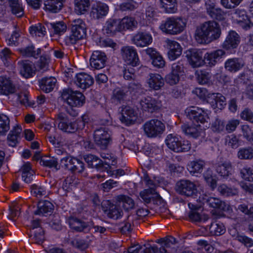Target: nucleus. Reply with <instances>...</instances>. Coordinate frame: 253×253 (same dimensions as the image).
<instances>
[{
  "label": "nucleus",
  "mask_w": 253,
  "mask_h": 253,
  "mask_svg": "<svg viewBox=\"0 0 253 253\" xmlns=\"http://www.w3.org/2000/svg\"><path fill=\"white\" fill-rule=\"evenodd\" d=\"M221 34L218 23L211 20L203 23L196 28L194 37L199 43L207 44L218 39Z\"/></svg>",
  "instance_id": "nucleus-1"
},
{
  "label": "nucleus",
  "mask_w": 253,
  "mask_h": 253,
  "mask_svg": "<svg viewBox=\"0 0 253 253\" xmlns=\"http://www.w3.org/2000/svg\"><path fill=\"white\" fill-rule=\"evenodd\" d=\"M88 119L86 115H83L81 120L74 121L69 117L67 114L60 112L57 115L56 121L58 127L61 130L67 133H74L84 128Z\"/></svg>",
  "instance_id": "nucleus-2"
},
{
  "label": "nucleus",
  "mask_w": 253,
  "mask_h": 253,
  "mask_svg": "<svg viewBox=\"0 0 253 253\" xmlns=\"http://www.w3.org/2000/svg\"><path fill=\"white\" fill-rule=\"evenodd\" d=\"M186 20L179 16H170L163 20L159 26V30L164 34L177 35L186 28Z\"/></svg>",
  "instance_id": "nucleus-3"
},
{
  "label": "nucleus",
  "mask_w": 253,
  "mask_h": 253,
  "mask_svg": "<svg viewBox=\"0 0 253 253\" xmlns=\"http://www.w3.org/2000/svg\"><path fill=\"white\" fill-rule=\"evenodd\" d=\"M165 143L170 150L176 153L187 152L191 149L190 142L182 139L176 134H168L165 139Z\"/></svg>",
  "instance_id": "nucleus-4"
},
{
  "label": "nucleus",
  "mask_w": 253,
  "mask_h": 253,
  "mask_svg": "<svg viewBox=\"0 0 253 253\" xmlns=\"http://www.w3.org/2000/svg\"><path fill=\"white\" fill-rule=\"evenodd\" d=\"M86 26L85 22L81 19H75L73 21L71 27V34L65 38L68 44H73L86 36Z\"/></svg>",
  "instance_id": "nucleus-5"
},
{
  "label": "nucleus",
  "mask_w": 253,
  "mask_h": 253,
  "mask_svg": "<svg viewBox=\"0 0 253 253\" xmlns=\"http://www.w3.org/2000/svg\"><path fill=\"white\" fill-rule=\"evenodd\" d=\"M211 112L197 106H191L185 110V114L193 123L204 124L210 120Z\"/></svg>",
  "instance_id": "nucleus-6"
},
{
  "label": "nucleus",
  "mask_w": 253,
  "mask_h": 253,
  "mask_svg": "<svg viewBox=\"0 0 253 253\" xmlns=\"http://www.w3.org/2000/svg\"><path fill=\"white\" fill-rule=\"evenodd\" d=\"M198 187V184L194 182L189 180H181L177 182L175 189L182 195L196 198L200 194Z\"/></svg>",
  "instance_id": "nucleus-7"
},
{
  "label": "nucleus",
  "mask_w": 253,
  "mask_h": 253,
  "mask_svg": "<svg viewBox=\"0 0 253 253\" xmlns=\"http://www.w3.org/2000/svg\"><path fill=\"white\" fill-rule=\"evenodd\" d=\"M145 134L151 138L161 135L165 130V125L158 119H151L147 121L143 126Z\"/></svg>",
  "instance_id": "nucleus-8"
},
{
  "label": "nucleus",
  "mask_w": 253,
  "mask_h": 253,
  "mask_svg": "<svg viewBox=\"0 0 253 253\" xmlns=\"http://www.w3.org/2000/svg\"><path fill=\"white\" fill-rule=\"evenodd\" d=\"M204 52L202 49L190 48L185 52L188 64L193 68H198L205 65Z\"/></svg>",
  "instance_id": "nucleus-9"
},
{
  "label": "nucleus",
  "mask_w": 253,
  "mask_h": 253,
  "mask_svg": "<svg viewBox=\"0 0 253 253\" xmlns=\"http://www.w3.org/2000/svg\"><path fill=\"white\" fill-rule=\"evenodd\" d=\"M61 97L71 107H80L84 102V97L81 92L73 91L70 89H64Z\"/></svg>",
  "instance_id": "nucleus-10"
},
{
  "label": "nucleus",
  "mask_w": 253,
  "mask_h": 253,
  "mask_svg": "<svg viewBox=\"0 0 253 253\" xmlns=\"http://www.w3.org/2000/svg\"><path fill=\"white\" fill-rule=\"evenodd\" d=\"M197 201L203 204L207 203L211 208L218 209L223 211H229L231 209L228 205L222 202L220 199L215 197H210L206 194H200L199 198L197 199Z\"/></svg>",
  "instance_id": "nucleus-11"
},
{
  "label": "nucleus",
  "mask_w": 253,
  "mask_h": 253,
  "mask_svg": "<svg viewBox=\"0 0 253 253\" xmlns=\"http://www.w3.org/2000/svg\"><path fill=\"white\" fill-rule=\"evenodd\" d=\"M184 73L183 64L179 62L174 63L171 65V71L165 77V81L170 85H174L179 81L180 77Z\"/></svg>",
  "instance_id": "nucleus-12"
},
{
  "label": "nucleus",
  "mask_w": 253,
  "mask_h": 253,
  "mask_svg": "<svg viewBox=\"0 0 253 253\" xmlns=\"http://www.w3.org/2000/svg\"><path fill=\"white\" fill-rule=\"evenodd\" d=\"M122 57L125 62L133 67L139 64V59L136 49L131 46H124L121 49Z\"/></svg>",
  "instance_id": "nucleus-13"
},
{
  "label": "nucleus",
  "mask_w": 253,
  "mask_h": 253,
  "mask_svg": "<svg viewBox=\"0 0 253 253\" xmlns=\"http://www.w3.org/2000/svg\"><path fill=\"white\" fill-rule=\"evenodd\" d=\"M226 56V52L222 49H217L207 52L204 54L205 64L209 67H213L216 64L221 61Z\"/></svg>",
  "instance_id": "nucleus-14"
},
{
  "label": "nucleus",
  "mask_w": 253,
  "mask_h": 253,
  "mask_svg": "<svg viewBox=\"0 0 253 253\" xmlns=\"http://www.w3.org/2000/svg\"><path fill=\"white\" fill-rule=\"evenodd\" d=\"M131 41L136 46L144 47L149 46L152 43L153 37L148 32L139 31L134 35Z\"/></svg>",
  "instance_id": "nucleus-15"
},
{
  "label": "nucleus",
  "mask_w": 253,
  "mask_h": 253,
  "mask_svg": "<svg viewBox=\"0 0 253 253\" xmlns=\"http://www.w3.org/2000/svg\"><path fill=\"white\" fill-rule=\"evenodd\" d=\"M138 119L137 112L130 106H123L121 109V122L126 125L134 124Z\"/></svg>",
  "instance_id": "nucleus-16"
},
{
  "label": "nucleus",
  "mask_w": 253,
  "mask_h": 253,
  "mask_svg": "<svg viewBox=\"0 0 253 253\" xmlns=\"http://www.w3.org/2000/svg\"><path fill=\"white\" fill-rule=\"evenodd\" d=\"M166 47L168 49V57L171 60L173 61L179 57L182 54V48L177 42L167 39L166 40Z\"/></svg>",
  "instance_id": "nucleus-17"
},
{
  "label": "nucleus",
  "mask_w": 253,
  "mask_h": 253,
  "mask_svg": "<svg viewBox=\"0 0 253 253\" xmlns=\"http://www.w3.org/2000/svg\"><path fill=\"white\" fill-rule=\"evenodd\" d=\"M232 18L235 22L239 24L245 30L249 29L253 26V23L251 21L244 9H236L234 12Z\"/></svg>",
  "instance_id": "nucleus-18"
},
{
  "label": "nucleus",
  "mask_w": 253,
  "mask_h": 253,
  "mask_svg": "<svg viewBox=\"0 0 253 253\" xmlns=\"http://www.w3.org/2000/svg\"><path fill=\"white\" fill-rule=\"evenodd\" d=\"M109 7L106 3L98 1L94 4L90 12V17L93 19H100L104 18L108 14Z\"/></svg>",
  "instance_id": "nucleus-19"
},
{
  "label": "nucleus",
  "mask_w": 253,
  "mask_h": 253,
  "mask_svg": "<svg viewBox=\"0 0 253 253\" xmlns=\"http://www.w3.org/2000/svg\"><path fill=\"white\" fill-rule=\"evenodd\" d=\"M240 42V37L235 31H229L225 41L222 44V47L227 51L236 49Z\"/></svg>",
  "instance_id": "nucleus-20"
},
{
  "label": "nucleus",
  "mask_w": 253,
  "mask_h": 253,
  "mask_svg": "<svg viewBox=\"0 0 253 253\" xmlns=\"http://www.w3.org/2000/svg\"><path fill=\"white\" fill-rule=\"evenodd\" d=\"M94 139L97 145L105 148L111 140L110 133L105 127L96 129L94 132Z\"/></svg>",
  "instance_id": "nucleus-21"
},
{
  "label": "nucleus",
  "mask_w": 253,
  "mask_h": 253,
  "mask_svg": "<svg viewBox=\"0 0 253 253\" xmlns=\"http://www.w3.org/2000/svg\"><path fill=\"white\" fill-rule=\"evenodd\" d=\"M140 105L143 110L150 112L159 110L162 105L161 100L150 96L142 98L140 100Z\"/></svg>",
  "instance_id": "nucleus-22"
},
{
  "label": "nucleus",
  "mask_w": 253,
  "mask_h": 253,
  "mask_svg": "<svg viewBox=\"0 0 253 253\" xmlns=\"http://www.w3.org/2000/svg\"><path fill=\"white\" fill-rule=\"evenodd\" d=\"M182 132L186 135L197 138L201 136L204 133L205 129L201 124H194L193 123L191 125L183 124L181 126Z\"/></svg>",
  "instance_id": "nucleus-23"
},
{
  "label": "nucleus",
  "mask_w": 253,
  "mask_h": 253,
  "mask_svg": "<svg viewBox=\"0 0 253 253\" xmlns=\"http://www.w3.org/2000/svg\"><path fill=\"white\" fill-rule=\"evenodd\" d=\"M208 102L215 112L222 110L226 105L225 97L219 93H211L208 98Z\"/></svg>",
  "instance_id": "nucleus-24"
},
{
  "label": "nucleus",
  "mask_w": 253,
  "mask_h": 253,
  "mask_svg": "<svg viewBox=\"0 0 253 253\" xmlns=\"http://www.w3.org/2000/svg\"><path fill=\"white\" fill-rule=\"evenodd\" d=\"M243 59L238 57H233L227 59L224 62V68L226 71L231 73H235L245 66Z\"/></svg>",
  "instance_id": "nucleus-25"
},
{
  "label": "nucleus",
  "mask_w": 253,
  "mask_h": 253,
  "mask_svg": "<svg viewBox=\"0 0 253 253\" xmlns=\"http://www.w3.org/2000/svg\"><path fill=\"white\" fill-rule=\"evenodd\" d=\"M20 75L25 78L33 77L36 73V67L32 62L25 60L19 61L18 63Z\"/></svg>",
  "instance_id": "nucleus-26"
},
{
  "label": "nucleus",
  "mask_w": 253,
  "mask_h": 253,
  "mask_svg": "<svg viewBox=\"0 0 253 253\" xmlns=\"http://www.w3.org/2000/svg\"><path fill=\"white\" fill-rule=\"evenodd\" d=\"M107 57L105 54L101 51H94L90 59L91 67L95 69H101L105 66Z\"/></svg>",
  "instance_id": "nucleus-27"
},
{
  "label": "nucleus",
  "mask_w": 253,
  "mask_h": 253,
  "mask_svg": "<svg viewBox=\"0 0 253 253\" xmlns=\"http://www.w3.org/2000/svg\"><path fill=\"white\" fill-rule=\"evenodd\" d=\"M144 51L152 60V63L154 66L158 68H162L165 66V61L160 53L153 47H148Z\"/></svg>",
  "instance_id": "nucleus-28"
},
{
  "label": "nucleus",
  "mask_w": 253,
  "mask_h": 253,
  "mask_svg": "<svg viewBox=\"0 0 253 253\" xmlns=\"http://www.w3.org/2000/svg\"><path fill=\"white\" fill-rule=\"evenodd\" d=\"M75 83L79 87L86 89L93 84L94 80L91 76L86 73H80L76 75Z\"/></svg>",
  "instance_id": "nucleus-29"
},
{
  "label": "nucleus",
  "mask_w": 253,
  "mask_h": 253,
  "mask_svg": "<svg viewBox=\"0 0 253 253\" xmlns=\"http://www.w3.org/2000/svg\"><path fill=\"white\" fill-rule=\"evenodd\" d=\"M147 84L151 89L158 90L164 85V80L160 74L151 73L148 75Z\"/></svg>",
  "instance_id": "nucleus-30"
},
{
  "label": "nucleus",
  "mask_w": 253,
  "mask_h": 253,
  "mask_svg": "<svg viewBox=\"0 0 253 253\" xmlns=\"http://www.w3.org/2000/svg\"><path fill=\"white\" fill-rule=\"evenodd\" d=\"M120 32L126 30H133L136 28L137 22L134 17L125 16L121 19H118Z\"/></svg>",
  "instance_id": "nucleus-31"
},
{
  "label": "nucleus",
  "mask_w": 253,
  "mask_h": 253,
  "mask_svg": "<svg viewBox=\"0 0 253 253\" xmlns=\"http://www.w3.org/2000/svg\"><path fill=\"white\" fill-rule=\"evenodd\" d=\"M102 207L104 211L110 217L118 218L121 213V210L117 205H114L110 201H104L102 203Z\"/></svg>",
  "instance_id": "nucleus-32"
},
{
  "label": "nucleus",
  "mask_w": 253,
  "mask_h": 253,
  "mask_svg": "<svg viewBox=\"0 0 253 253\" xmlns=\"http://www.w3.org/2000/svg\"><path fill=\"white\" fill-rule=\"evenodd\" d=\"M118 19H108L104 24L102 31L108 36L114 35L116 32H120Z\"/></svg>",
  "instance_id": "nucleus-33"
},
{
  "label": "nucleus",
  "mask_w": 253,
  "mask_h": 253,
  "mask_svg": "<svg viewBox=\"0 0 253 253\" xmlns=\"http://www.w3.org/2000/svg\"><path fill=\"white\" fill-rule=\"evenodd\" d=\"M159 7L168 14H173L177 11V0H159Z\"/></svg>",
  "instance_id": "nucleus-34"
},
{
  "label": "nucleus",
  "mask_w": 253,
  "mask_h": 253,
  "mask_svg": "<svg viewBox=\"0 0 253 253\" xmlns=\"http://www.w3.org/2000/svg\"><path fill=\"white\" fill-rule=\"evenodd\" d=\"M21 131L22 127L19 125H16L12 127L7 136V142L9 146L14 147L16 145L20 138Z\"/></svg>",
  "instance_id": "nucleus-35"
},
{
  "label": "nucleus",
  "mask_w": 253,
  "mask_h": 253,
  "mask_svg": "<svg viewBox=\"0 0 253 253\" xmlns=\"http://www.w3.org/2000/svg\"><path fill=\"white\" fill-rule=\"evenodd\" d=\"M207 13L213 19L221 21L226 19V12L221 8L216 6L206 7Z\"/></svg>",
  "instance_id": "nucleus-36"
},
{
  "label": "nucleus",
  "mask_w": 253,
  "mask_h": 253,
  "mask_svg": "<svg viewBox=\"0 0 253 253\" xmlns=\"http://www.w3.org/2000/svg\"><path fill=\"white\" fill-rule=\"evenodd\" d=\"M231 164L228 161H222L217 164L216 166V172L223 178H227L232 172Z\"/></svg>",
  "instance_id": "nucleus-37"
},
{
  "label": "nucleus",
  "mask_w": 253,
  "mask_h": 253,
  "mask_svg": "<svg viewBox=\"0 0 253 253\" xmlns=\"http://www.w3.org/2000/svg\"><path fill=\"white\" fill-rule=\"evenodd\" d=\"M15 88L9 79L0 77V94L8 95L13 94Z\"/></svg>",
  "instance_id": "nucleus-38"
},
{
  "label": "nucleus",
  "mask_w": 253,
  "mask_h": 253,
  "mask_svg": "<svg viewBox=\"0 0 253 253\" xmlns=\"http://www.w3.org/2000/svg\"><path fill=\"white\" fill-rule=\"evenodd\" d=\"M189 208L191 210L189 213V217L190 219L193 221H200L203 219L206 220L208 217L207 216L202 215L199 211H201L200 206H197L193 204H188Z\"/></svg>",
  "instance_id": "nucleus-39"
},
{
  "label": "nucleus",
  "mask_w": 253,
  "mask_h": 253,
  "mask_svg": "<svg viewBox=\"0 0 253 253\" xmlns=\"http://www.w3.org/2000/svg\"><path fill=\"white\" fill-rule=\"evenodd\" d=\"M90 5V0H74V11L78 15L84 14Z\"/></svg>",
  "instance_id": "nucleus-40"
},
{
  "label": "nucleus",
  "mask_w": 253,
  "mask_h": 253,
  "mask_svg": "<svg viewBox=\"0 0 253 253\" xmlns=\"http://www.w3.org/2000/svg\"><path fill=\"white\" fill-rule=\"evenodd\" d=\"M52 204L46 200L41 201L38 204V209L35 211V213L38 215H45L46 213H51L53 210Z\"/></svg>",
  "instance_id": "nucleus-41"
},
{
  "label": "nucleus",
  "mask_w": 253,
  "mask_h": 253,
  "mask_svg": "<svg viewBox=\"0 0 253 253\" xmlns=\"http://www.w3.org/2000/svg\"><path fill=\"white\" fill-rule=\"evenodd\" d=\"M9 6L11 12L18 17L24 15V8L20 0H8Z\"/></svg>",
  "instance_id": "nucleus-42"
},
{
  "label": "nucleus",
  "mask_w": 253,
  "mask_h": 253,
  "mask_svg": "<svg viewBox=\"0 0 253 253\" xmlns=\"http://www.w3.org/2000/svg\"><path fill=\"white\" fill-rule=\"evenodd\" d=\"M62 0H47L44 2V9L52 12H58L62 7Z\"/></svg>",
  "instance_id": "nucleus-43"
},
{
  "label": "nucleus",
  "mask_w": 253,
  "mask_h": 253,
  "mask_svg": "<svg viewBox=\"0 0 253 253\" xmlns=\"http://www.w3.org/2000/svg\"><path fill=\"white\" fill-rule=\"evenodd\" d=\"M116 200L119 206H122L126 211L131 210L134 206L133 200L128 196L123 195H119L117 197Z\"/></svg>",
  "instance_id": "nucleus-44"
},
{
  "label": "nucleus",
  "mask_w": 253,
  "mask_h": 253,
  "mask_svg": "<svg viewBox=\"0 0 253 253\" xmlns=\"http://www.w3.org/2000/svg\"><path fill=\"white\" fill-rule=\"evenodd\" d=\"M56 79L53 77L44 78L40 81V87L45 92L52 91L55 85Z\"/></svg>",
  "instance_id": "nucleus-45"
},
{
  "label": "nucleus",
  "mask_w": 253,
  "mask_h": 253,
  "mask_svg": "<svg viewBox=\"0 0 253 253\" xmlns=\"http://www.w3.org/2000/svg\"><path fill=\"white\" fill-rule=\"evenodd\" d=\"M139 195L144 202L147 204L150 203L154 199L158 198L159 196L155 189L153 188L145 189L140 192Z\"/></svg>",
  "instance_id": "nucleus-46"
},
{
  "label": "nucleus",
  "mask_w": 253,
  "mask_h": 253,
  "mask_svg": "<svg viewBox=\"0 0 253 253\" xmlns=\"http://www.w3.org/2000/svg\"><path fill=\"white\" fill-rule=\"evenodd\" d=\"M205 166V162L201 160L193 161L188 165L187 169L191 174L201 173Z\"/></svg>",
  "instance_id": "nucleus-47"
},
{
  "label": "nucleus",
  "mask_w": 253,
  "mask_h": 253,
  "mask_svg": "<svg viewBox=\"0 0 253 253\" xmlns=\"http://www.w3.org/2000/svg\"><path fill=\"white\" fill-rule=\"evenodd\" d=\"M218 192L223 196L229 197L237 195L239 190L237 188L227 186L225 184L220 185L217 188Z\"/></svg>",
  "instance_id": "nucleus-48"
},
{
  "label": "nucleus",
  "mask_w": 253,
  "mask_h": 253,
  "mask_svg": "<svg viewBox=\"0 0 253 253\" xmlns=\"http://www.w3.org/2000/svg\"><path fill=\"white\" fill-rule=\"evenodd\" d=\"M30 34L33 37H42L46 33L45 27L41 24L38 23L29 28Z\"/></svg>",
  "instance_id": "nucleus-49"
},
{
  "label": "nucleus",
  "mask_w": 253,
  "mask_h": 253,
  "mask_svg": "<svg viewBox=\"0 0 253 253\" xmlns=\"http://www.w3.org/2000/svg\"><path fill=\"white\" fill-rule=\"evenodd\" d=\"M209 228L211 235L219 236L224 234L225 232L224 225L220 222H213Z\"/></svg>",
  "instance_id": "nucleus-50"
},
{
  "label": "nucleus",
  "mask_w": 253,
  "mask_h": 253,
  "mask_svg": "<svg viewBox=\"0 0 253 253\" xmlns=\"http://www.w3.org/2000/svg\"><path fill=\"white\" fill-rule=\"evenodd\" d=\"M69 224L72 230L77 232L83 231L87 227V224L85 222L76 218H70Z\"/></svg>",
  "instance_id": "nucleus-51"
},
{
  "label": "nucleus",
  "mask_w": 253,
  "mask_h": 253,
  "mask_svg": "<svg viewBox=\"0 0 253 253\" xmlns=\"http://www.w3.org/2000/svg\"><path fill=\"white\" fill-rule=\"evenodd\" d=\"M126 87H116L113 91L111 99L114 102H120L126 97Z\"/></svg>",
  "instance_id": "nucleus-52"
},
{
  "label": "nucleus",
  "mask_w": 253,
  "mask_h": 253,
  "mask_svg": "<svg viewBox=\"0 0 253 253\" xmlns=\"http://www.w3.org/2000/svg\"><path fill=\"white\" fill-rule=\"evenodd\" d=\"M9 127V119L8 117L3 114H0V135H5Z\"/></svg>",
  "instance_id": "nucleus-53"
},
{
  "label": "nucleus",
  "mask_w": 253,
  "mask_h": 253,
  "mask_svg": "<svg viewBox=\"0 0 253 253\" xmlns=\"http://www.w3.org/2000/svg\"><path fill=\"white\" fill-rule=\"evenodd\" d=\"M196 76L198 82L201 84H206L211 81V76L210 74L205 71L199 70L197 71Z\"/></svg>",
  "instance_id": "nucleus-54"
},
{
  "label": "nucleus",
  "mask_w": 253,
  "mask_h": 253,
  "mask_svg": "<svg viewBox=\"0 0 253 253\" xmlns=\"http://www.w3.org/2000/svg\"><path fill=\"white\" fill-rule=\"evenodd\" d=\"M237 156L241 160H249L253 158V148L251 147L240 149Z\"/></svg>",
  "instance_id": "nucleus-55"
},
{
  "label": "nucleus",
  "mask_w": 253,
  "mask_h": 253,
  "mask_svg": "<svg viewBox=\"0 0 253 253\" xmlns=\"http://www.w3.org/2000/svg\"><path fill=\"white\" fill-rule=\"evenodd\" d=\"M84 159L88 166L92 168H97L100 165H103L101 161L97 157L93 155L89 154L86 155L84 157Z\"/></svg>",
  "instance_id": "nucleus-56"
},
{
  "label": "nucleus",
  "mask_w": 253,
  "mask_h": 253,
  "mask_svg": "<svg viewBox=\"0 0 253 253\" xmlns=\"http://www.w3.org/2000/svg\"><path fill=\"white\" fill-rule=\"evenodd\" d=\"M137 6V3L134 0H123L119 8L123 11L133 10Z\"/></svg>",
  "instance_id": "nucleus-57"
},
{
  "label": "nucleus",
  "mask_w": 253,
  "mask_h": 253,
  "mask_svg": "<svg viewBox=\"0 0 253 253\" xmlns=\"http://www.w3.org/2000/svg\"><path fill=\"white\" fill-rule=\"evenodd\" d=\"M11 98L17 103H20L25 105L28 104V95L25 92L13 94L11 95Z\"/></svg>",
  "instance_id": "nucleus-58"
},
{
  "label": "nucleus",
  "mask_w": 253,
  "mask_h": 253,
  "mask_svg": "<svg viewBox=\"0 0 253 253\" xmlns=\"http://www.w3.org/2000/svg\"><path fill=\"white\" fill-rule=\"evenodd\" d=\"M192 92L199 98L206 100L207 102L209 96L211 94L209 93L207 89L203 87H197L192 91Z\"/></svg>",
  "instance_id": "nucleus-59"
},
{
  "label": "nucleus",
  "mask_w": 253,
  "mask_h": 253,
  "mask_svg": "<svg viewBox=\"0 0 253 253\" xmlns=\"http://www.w3.org/2000/svg\"><path fill=\"white\" fill-rule=\"evenodd\" d=\"M31 192L33 195L37 197H41L46 194L44 187L37 184H33L31 188Z\"/></svg>",
  "instance_id": "nucleus-60"
},
{
  "label": "nucleus",
  "mask_w": 253,
  "mask_h": 253,
  "mask_svg": "<svg viewBox=\"0 0 253 253\" xmlns=\"http://www.w3.org/2000/svg\"><path fill=\"white\" fill-rule=\"evenodd\" d=\"M48 62L49 58L48 57L45 56H42L35 65V66L36 67V71H46L48 68Z\"/></svg>",
  "instance_id": "nucleus-61"
},
{
  "label": "nucleus",
  "mask_w": 253,
  "mask_h": 253,
  "mask_svg": "<svg viewBox=\"0 0 253 253\" xmlns=\"http://www.w3.org/2000/svg\"><path fill=\"white\" fill-rule=\"evenodd\" d=\"M242 178L247 181L253 182V169L248 167L243 168L241 170Z\"/></svg>",
  "instance_id": "nucleus-62"
},
{
  "label": "nucleus",
  "mask_w": 253,
  "mask_h": 253,
  "mask_svg": "<svg viewBox=\"0 0 253 253\" xmlns=\"http://www.w3.org/2000/svg\"><path fill=\"white\" fill-rule=\"evenodd\" d=\"M225 127L224 123L223 121L216 119L211 125V130L216 133H220L224 130Z\"/></svg>",
  "instance_id": "nucleus-63"
},
{
  "label": "nucleus",
  "mask_w": 253,
  "mask_h": 253,
  "mask_svg": "<svg viewBox=\"0 0 253 253\" xmlns=\"http://www.w3.org/2000/svg\"><path fill=\"white\" fill-rule=\"evenodd\" d=\"M235 239L241 243L246 247L251 248L253 246V239L245 235L238 234L235 236Z\"/></svg>",
  "instance_id": "nucleus-64"
}]
</instances>
